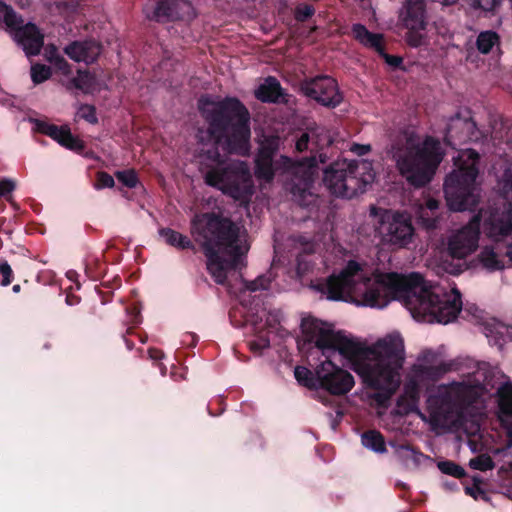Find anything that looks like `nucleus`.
<instances>
[{"mask_svg": "<svg viewBox=\"0 0 512 512\" xmlns=\"http://www.w3.org/2000/svg\"><path fill=\"white\" fill-rule=\"evenodd\" d=\"M296 254V274L299 278L309 273L315 266L314 254L316 251L315 242L303 235L294 238Z\"/></svg>", "mask_w": 512, "mask_h": 512, "instance_id": "21", "label": "nucleus"}, {"mask_svg": "<svg viewBox=\"0 0 512 512\" xmlns=\"http://www.w3.org/2000/svg\"><path fill=\"white\" fill-rule=\"evenodd\" d=\"M352 34L356 41L365 47L374 49L378 54L385 48L383 44V35L370 32L365 25L355 23L352 25Z\"/></svg>", "mask_w": 512, "mask_h": 512, "instance_id": "22", "label": "nucleus"}, {"mask_svg": "<svg viewBox=\"0 0 512 512\" xmlns=\"http://www.w3.org/2000/svg\"><path fill=\"white\" fill-rule=\"evenodd\" d=\"M508 446H512V426L507 430Z\"/></svg>", "mask_w": 512, "mask_h": 512, "instance_id": "63", "label": "nucleus"}, {"mask_svg": "<svg viewBox=\"0 0 512 512\" xmlns=\"http://www.w3.org/2000/svg\"><path fill=\"white\" fill-rule=\"evenodd\" d=\"M390 152L400 174L415 188L431 181L443 158L441 144L432 136H427L422 143H415L408 137L405 143L393 144Z\"/></svg>", "mask_w": 512, "mask_h": 512, "instance_id": "6", "label": "nucleus"}, {"mask_svg": "<svg viewBox=\"0 0 512 512\" xmlns=\"http://www.w3.org/2000/svg\"><path fill=\"white\" fill-rule=\"evenodd\" d=\"M430 416L435 421H447L455 408L453 390L440 385L427 399Z\"/></svg>", "mask_w": 512, "mask_h": 512, "instance_id": "19", "label": "nucleus"}, {"mask_svg": "<svg viewBox=\"0 0 512 512\" xmlns=\"http://www.w3.org/2000/svg\"><path fill=\"white\" fill-rule=\"evenodd\" d=\"M438 469L441 473L452 476L457 479L466 477L467 473L465 469L458 463L452 460H443L437 463Z\"/></svg>", "mask_w": 512, "mask_h": 512, "instance_id": "35", "label": "nucleus"}, {"mask_svg": "<svg viewBox=\"0 0 512 512\" xmlns=\"http://www.w3.org/2000/svg\"><path fill=\"white\" fill-rule=\"evenodd\" d=\"M434 359V353L431 350L424 351L422 354V360L426 362H432Z\"/></svg>", "mask_w": 512, "mask_h": 512, "instance_id": "61", "label": "nucleus"}, {"mask_svg": "<svg viewBox=\"0 0 512 512\" xmlns=\"http://www.w3.org/2000/svg\"><path fill=\"white\" fill-rule=\"evenodd\" d=\"M370 215L377 218L376 231L383 245L398 250L413 242L415 228L407 213L371 206Z\"/></svg>", "mask_w": 512, "mask_h": 512, "instance_id": "10", "label": "nucleus"}, {"mask_svg": "<svg viewBox=\"0 0 512 512\" xmlns=\"http://www.w3.org/2000/svg\"><path fill=\"white\" fill-rule=\"evenodd\" d=\"M16 185L15 182L3 178L0 180V197H4L7 201L12 203V196L11 193L14 191Z\"/></svg>", "mask_w": 512, "mask_h": 512, "instance_id": "51", "label": "nucleus"}, {"mask_svg": "<svg viewBox=\"0 0 512 512\" xmlns=\"http://www.w3.org/2000/svg\"><path fill=\"white\" fill-rule=\"evenodd\" d=\"M310 288L330 301L355 302L372 308H384L399 300L412 312L431 316L438 323L454 321L462 309L461 294H439L419 273L402 275L377 273L372 281L367 264L349 260L339 273L312 280Z\"/></svg>", "mask_w": 512, "mask_h": 512, "instance_id": "1", "label": "nucleus"}, {"mask_svg": "<svg viewBox=\"0 0 512 512\" xmlns=\"http://www.w3.org/2000/svg\"><path fill=\"white\" fill-rule=\"evenodd\" d=\"M285 93L280 82L272 76L266 78L265 83L261 84L255 91V97L263 103H277Z\"/></svg>", "mask_w": 512, "mask_h": 512, "instance_id": "24", "label": "nucleus"}, {"mask_svg": "<svg viewBox=\"0 0 512 512\" xmlns=\"http://www.w3.org/2000/svg\"><path fill=\"white\" fill-rule=\"evenodd\" d=\"M95 84V76L88 70H77V76L72 77L66 84L68 90L77 89L89 93Z\"/></svg>", "mask_w": 512, "mask_h": 512, "instance_id": "29", "label": "nucleus"}, {"mask_svg": "<svg viewBox=\"0 0 512 512\" xmlns=\"http://www.w3.org/2000/svg\"><path fill=\"white\" fill-rule=\"evenodd\" d=\"M450 370L451 364L449 363H441L436 366L418 364L414 365L412 368V372L416 379L432 382L438 381Z\"/></svg>", "mask_w": 512, "mask_h": 512, "instance_id": "26", "label": "nucleus"}, {"mask_svg": "<svg viewBox=\"0 0 512 512\" xmlns=\"http://www.w3.org/2000/svg\"><path fill=\"white\" fill-rule=\"evenodd\" d=\"M281 138L278 135H263L254 159V174L258 180L270 183L274 180L276 172L288 175L286 188L292 199L299 206L308 208L317 201L313 192L318 164H325L328 157L324 153L318 156L311 155L295 160L287 155H281L274 160L280 150Z\"/></svg>", "mask_w": 512, "mask_h": 512, "instance_id": "3", "label": "nucleus"}, {"mask_svg": "<svg viewBox=\"0 0 512 512\" xmlns=\"http://www.w3.org/2000/svg\"><path fill=\"white\" fill-rule=\"evenodd\" d=\"M358 161L337 160L323 172V182L331 194L351 199L365 191L366 182L359 177Z\"/></svg>", "mask_w": 512, "mask_h": 512, "instance_id": "11", "label": "nucleus"}, {"mask_svg": "<svg viewBox=\"0 0 512 512\" xmlns=\"http://www.w3.org/2000/svg\"><path fill=\"white\" fill-rule=\"evenodd\" d=\"M464 490L467 495L471 496L475 500H477L478 498L488 500L487 493L481 487L466 486Z\"/></svg>", "mask_w": 512, "mask_h": 512, "instance_id": "55", "label": "nucleus"}, {"mask_svg": "<svg viewBox=\"0 0 512 512\" xmlns=\"http://www.w3.org/2000/svg\"><path fill=\"white\" fill-rule=\"evenodd\" d=\"M77 114L80 118L84 119L90 124H97L98 117L96 114V107L91 104H80Z\"/></svg>", "mask_w": 512, "mask_h": 512, "instance_id": "45", "label": "nucleus"}, {"mask_svg": "<svg viewBox=\"0 0 512 512\" xmlns=\"http://www.w3.org/2000/svg\"><path fill=\"white\" fill-rule=\"evenodd\" d=\"M61 140H62L60 143L61 146L65 147L69 150L75 151L77 153H82L84 151V149L86 148L85 142L83 140H81L80 138L74 136L71 133L70 128H68L66 130V133L64 134V137Z\"/></svg>", "mask_w": 512, "mask_h": 512, "instance_id": "38", "label": "nucleus"}, {"mask_svg": "<svg viewBox=\"0 0 512 512\" xmlns=\"http://www.w3.org/2000/svg\"><path fill=\"white\" fill-rule=\"evenodd\" d=\"M479 153L471 148L460 151L455 159L456 169L444 181V194L450 210H474L479 203L476 178L479 174Z\"/></svg>", "mask_w": 512, "mask_h": 512, "instance_id": "7", "label": "nucleus"}, {"mask_svg": "<svg viewBox=\"0 0 512 512\" xmlns=\"http://www.w3.org/2000/svg\"><path fill=\"white\" fill-rule=\"evenodd\" d=\"M191 8L188 0H150L143 7V13L149 21L164 24L183 19Z\"/></svg>", "mask_w": 512, "mask_h": 512, "instance_id": "18", "label": "nucleus"}, {"mask_svg": "<svg viewBox=\"0 0 512 512\" xmlns=\"http://www.w3.org/2000/svg\"><path fill=\"white\" fill-rule=\"evenodd\" d=\"M301 92L327 108H336L343 101L337 81L328 75H319L304 80L300 85Z\"/></svg>", "mask_w": 512, "mask_h": 512, "instance_id": "16", "label": "nucleus"}, {"mask_svg": "<svg viewBox=\"0 0 512 512\" xmlns=\"http://www.w3.org/2000/svg\"><path fill=\"white\" fill-rule=\"evenodd\" d=\"M361 442L364 447L371 449L376 453L386 452L384 436L378 430L365 431L361 436Z\"/></svg>", "mask_w": 512, "mask_h": 512, "instance_id": "32", "label": "nucleus"}, {"mask_svg": "<svg viewBox=\"0 0 512 512\" xmlns=\"http://www.w3.org/2000/svg\"><path fill=\"white\" fill-rule=\"evenodd\" d=\"M319 389L329 392L331 395H345L352 390L354 377L347 370L337 366L326 358L317 365Z\"/></svg>", "mask_w": 512, "mask_h": 512, "instance_id": "17", "label": "nucleus"}, {"mask_svg": "<svg viewBox=\"0 0 512 512\" xmlns=\"http://www.w3.org/2000/svg\"><path fill=\"white\" fill-rule=\"evenodd\" d=\"M159 234L165 239V242L172 247L180 250L189 249L196 252V247L193 242L187 236L178 231L171 228H161L159 230Z\"/></svg>", "mask_w": 512, "mask_h": 512, "instance_id": "28", "label": "nucleus"}, {"mask_svg": "<svg viewBox=\"0 0 512 512\" xmlns=\"http://www.w3.org/2000/svg\"><path fill=\"white\" fill-rule=\"evenodd\" d=\"M65 301L67 305L74 306L80 303L81 298L74 294H67Z\"/></svg>", "mask_w": 512, "mask_h": 512, "instance_id": "59", "label": "nucleus"}, {"mask_svg": "<svg viewBox=\"0 0 512 512\" xmlns=\"http://www.w3.org/2000/svg\"><path fill=\"white\" fill-rule=\"evenodd\" d=\"M84 48L82 57L85 59H82V62L87 64L94 63L101 54V45L96 41L86 40L84 41Z\"/></svg>", "mask_w": 512, "mask_h": 512, "instance_id": "37", "label": "nucleus"}, {"mask_svg": "<svg viewBox=\"0 0 512 512\" xmlns=\"http://www.w3.org/2000/svg\"><path fill=\"white\" fill-rule=\"evenodd\" d=\"M483 137V132L472 119L471 111L465 109L449 119L445 129L444 141L446 145L456 148V146L467 142H478Z\"/></svg>", "mask_w": 512, "mask_h": 512, "instance_id": "14", "label": "nucleus"}, {"mask_svg": "<svg viewBox=\"0 0 512 512\" xmlns=\"http://www.w3.org/2000/svg\"><path fill=\"white\" fill-rule=\"evenodd\" d=\"M351 151L358 156H364L371 151V146L369 144H357L354 143L351 146Z\"/></svg>", "mask_w": 512, "mask_h": 512, "instance_id": "57", "label": "nucleus"}, {"mask_svg": "<svg viewBox=\"0 0 512 512\" xmlns=\"http://www.w3.org/2000/svg\"><path fill=\"white\" fill-rule=\"evenodd\" d=\"M379 56L382 57L385 62L393 68H399L403 62V59L400 56L386 53L385 48L383 49L382 53H379Z\"/></svg>", "mask_w": 512, "mask_h": 512, "instance_id": "54", "label": "nucleus"}, {"mask_svg": "<svg viewBox=\"0 0 512 512\" xmlns=\"http://www.w3.org/2000/svg\"><path fill=\"white\" fill-rule=\"evenodd\" d=\"M499 35L492 30L480 32L477 36L476 47L482 54H488L493 47L499 44Z\"/></svg>", "mask_w": 512, "mask_h": 512, "instance_id": "33", "label": "nucleus"}, {"mask_svg": "<svg viewBox=\"0 0 512 512\" xmlns=\"http://www.w3.org/2000/svg\"><path fill=\"white\" fill-rule=\"evenodd\" d=\"M506 255L509 257V260L512 262V244L508 245Z\"/></svg>", "mask_w": 512, "mask_h": 512, "instance_id": "64", "label": "nucleus"}, {"mask_svg": "<svg viewBox=\"0 0 512 512\" xmlns=\"http://www.w3.org/2000/svg\"><path fill=\"white\" fill-rule=\"evenodd\" d=\"M200 114L207 135L230 155L248 156L251 150V115L237 97L200 101Z\"/></svg>", "mask_w": 512, "mask_h": 512, "instance_id": "4", "label": "nucleus"}, {"mask_svg": "<svg viewBox=\"0 0 512 512\" xmlns=\"http://www.w3.org/2000/svg\"><path fill=\"white\" fill-rule=\"evenodd\" d=\"M61 140H62L60 143L61 146L65 147L69 150L75 151L77 153H82L84 151V149L86 148L85 142L83 140H81L80 138L74 136L71 133L70 128H68L66 130V133L64 134V137Z\"/></svg>", "mask_w": 512, "mask_h": 512, "instance_id": "39", "label": "nucleus"}, {"mask_svg": "<svg viewBox=\"0 0 512 512\" xmlns=\"http://www.w3.org/2000/svg\"><path fill=\"white\" fill-rule=\"evenodd\" d=\"M31 79L35 85L41 84L52 76V70L49 66L36 63L30 69Z\"/></svg>", "mask_w": 512, "mask_h": 512, "instance_id": "36", "label": "nucleus"}, {"mask_svg": "<svg viewBox=\"0 0 512 512\" xmlns=\"http://www.w3.org/2000/svg\"><path fill=\"white\" fill-rule=\"evenodd\" d=\"M302 331L305 335L306 341L314 343L315 346L322 350L338 351L344 358L351 363V368L354 370L356 364H360L363 360L367 359L369 355H373V346H365L357 342L341 332H333L321 327V324L316 319H303Z\"/></svg>", "mask_w": 512, "mask_h": 512, "instance_id": "8", "label": "nucleus"}, {"mask_svg": "<svg viewBox=\"0 0 512 512\" xmlns=\"http://www.w3.org/2000/svg\"><path fill=\"white\" fill-rule=\"evenodd\" d=\"M115 185L114 178L105 171H100L96 175L95 189L101 190L104 188H112Z\"/></svg>", "mask_w": 512, "mask_h": 512, "instance_id": "49", "label": "nucleus"}, {"mask_svg": "<svg viewBox=\"0 0 512 512\" xmlns=\"http://www.w3.org/2000/svg\"><path fill=\"white\" fill-rule=\"evenodd\" d=\"M36 125L37 130L40 133L49 136L59 144L61 143V139H63L66 130L69 128L67 125L57 126L45 121H38Z\"/></svg>", "mask_w": 512, "mask_h": 512, "instance_id": "34", "label": "nucleus"}, {"mask_svg": "<svg viewBox=\"0 0 512 512\" xmlns=\"http://www.w3.org/2000/svg\"><path fill=\"white\" fill-rule=\"evenodd\" d=\"M315 14V8L311 4L300 3L294 9V18L297 22H306Z\"/></svg>", "mask_w": 512, "mask_h": 512, "instance_id": "43", "label": "nucleus"}, {"mask_svg": "<svg viewBox=\"0 0 512 512\" xmlns=\"http://www.w3.org/2000/svg\"><path fill=\"white\" fill-rule=\"evenodd\" d=\"M294 375L300 385L310 390L319 389L317 366L313 371L304 366H297L294 370Z\"/></svg>", "mask_w": 512, "mask_h": 512, "instance_id": "31", "label": "nucleus"}, {"mask_svg": "<svg viewBox=\"0 0 512 512\" xmlns=\"http://www.w3.org/2000/svg\"><path fill=\"white\" fill-rule=\"evenodd\" d=\"M399 20L408 30L407 43L412 47L422 45L424 36L421 32L429 24L427 0H405L399 12Z\"/></svg>", "mask_w": 512, "mask_h": 512, "instance_id": "13", "label": "nucleus"}, {"mask_svg": "<svg viewBox=\"0 0 512 512\" xmlns=\"http://www.w3.org/2000/svg\"><path fill=\"white\" fill-rule=\"evenodd\" d=\"M469 467L474 470L485 472L492 470L495 467V463L490 455L484 453L471 458L469 460Z\"/></svg>", "mask_w": 512, "mask_h": 512, "instance_id": "40", "label": "nucleus"}, {"mask_svg": "<svg viewBox=\"0 0 512 512\" xmlns=\"http://www.w3.org/2000/svg\"><path fill=\"white\" fill-rule=\"evenodd\" d=\"M0 276L2 277L0 279L1 286H8L11 284L14 274L11 266L5 259H0Z\"/></svg>", "mask_w": 512, "mask_h": 512, "instance_id": "48", "label": "nucleus"}, {"mask_svg": "<svg viewBox=\"0 0 512 512\" xmlns=\"http://www.w3.org/2000/svg\"><path fill=\"white\" fill-rule=\"evenodd\" d=\"M270 279L265 275L258 276L255 280L252 281H244V286L246 290L251 292H256L259 290H267L270 286Z\"/></svg>", "mask_w": 512, "mask_h": 512, "instance_id": "47", "label": "nucleus"}, {"mask_svg": "<svg viewBox=\"0 0 512 512\" xmlns=\"http://www.w3.org/2000/svg\"><path fill=\"white\" fill-rule=\"evenodd\" d=\"M440 201L434 198L426 200L418 210V223L426 230H434L439 223Z\"/></svg>", "mask_w": 512, "mask_h": 512, "instance_id": "23", "label": "nucleus"}, {"mask_svg": "<svg viewBox=\"0 0 512 512\" xmlns=\"http://www.w3.org/2000/svg\"><path fill=\"white\" fill-rule=\"evenodd\" d=\"M310 142V135L307 132H302L301 135L295 141V151L297 153H303L308 150Z\"/></svg>", "mask_w": 512, "mask_h": 512, "instance_id": "53", "label": "nucleus"}, {"mask_svg": "<svg viewBox=\"0 0 512 512\" xmlns=\"http://www.w3.org/2000/svg\"><path fill=\"white\" fill-rule=\"evenodd\" d=\"M479 263L489 272L502 270L504 262L499 258L498 254L492 247H484L478 254Z\"/></svg>", "mask_w": 512, "mask_h": 512, "instance_id": "30", "label": "nucleus"}, {"mask_svg": "<svg viewBox=\"0 0 512 512\" xmlns=\"http://www.w3.org/2000/svg\"><path fill=\"white\" fill-rule=\"evenodd\" d=\"M498 418L502 425L512 421V383L506 382L497 390Z\"/></svg>", "mask_w": 512, "mask_h": 512, "instance_id": "25", "label": "nucleus"}, {"mask_svg": "<svg viewBox=\"0 0 512 512\" xmlns=\"http://www.w3.org/2000/svg\"><path fill=\"white\" fill-rule=\"evenodd\" d=\"M214 146L208 149H203L201 151V162H200V171L203 174V177L207 175L210 170L218 169L219 166H223L228 162L224 156L221 155L219 151V145L214 142Z\"/></svg>", "mask_w": 512, "mask_h": 512, "instance_id": "27", "label": "nucleus"}, {"mask_svg": "<svg viewBox=\"0 0 512 512\" xmlns=\"http://www.w3.org/2000/svg\"><path fill=\"white\" fill-rule=\"evenodd\" d=\"M397 452L403 459H411L415 464H418L420 458L423 456V453L417 451L415 447L408 443L399 445Z\"/></svg>", "mask_w": 512, "mask_h": 512, "instance_id": "44", "label": "nucleus"}, {"mask_svg": "<svg viewBox=\"0 0 512 512\" xmlns=\"http://www.w3.org/2000/svg\"><path fill=\"white\" fill-rule=\"evenodd\" d=\"M84 41H74L64 48L65 54L76 62H82V53L84 50Z\"/></svg>", "mask_w": 512, "mask_h": 512, "instance_id": "46", "label": "nucleus"}, {"mask_svg": "<svg viewBox=\"0 0 512 512\" xmlns=\"http://www.w3.org/2000/svg\"><path fill=\"white\" fill-rule=\"evenodd\" d=\"M473 486L480 487V484L482 483V478L479 475H474L472 477Z\"/></svg>", "mask_w": 512, "mask_h": 512, "instance_id": "62", "label": "nucleus"}, {"mask_svg": "<svg viewBox=\"0 0 512 512\" xmlns=\"http://www.w3.org/2000/svg\"><path fill=\"white\" fill-rule=\"evenodd\" d=\"M4 22L8 28L11 29L12 33H16V30L24 26V20L22 16L18 15L11 7L7 6L4 13Z\"/></svg>", "mask_w": 512, "mask_h": 512, "instance_id": "42", "label": "nucleus"}, {"mask_svg": "<svg viewBox=\"0 0 512 512\" xmlns=\"http://www.w3.org/2000/svg\"><path fill=\"white\" fill-rule=\"evenodd\" d=\"M250 350L255 354H261L264 349L270 347V339L267 336H259L249 342Z\"/></svg>", "mask_w": 512, "mask_h": 512, "instance_id": "50", "label": "nucleus"}, {"mask_svg": "<svg viewBox=\"0 0 512 512\" xmlns=\"http://www.w3.org/2000/svg\"><path fill=\"white\" fill-rule=\"evenodd\" d=\"M373 355L356 364L353 370L363 383L376 390L373 398L385 405L400 384V370L404 363V341L399 334H389L373 345Z\"/></svg>", "mask_w": 512, "mask_h": 512, "instance_id": "5", "label": "nucleus"}, {"mask_svg": "<svg viewBox=\"0 0 512 512\" xmlns=\"http://www.w3.org/2000/svg\"><path fill=\"white\" fill-rule=\"evenodd\" d=\"M204 182L241 203H248L254 194L250 167L246 161L239 159H228L223 166L210 170L204 176Z\"/></svg>", "mask_w": 512, "mask_h": 512, "instance_id": "9", "label": "nucleus"}, {"mask_svg": "<svg viewBox=\"0 0 512 512\" xmlns=\"http://www.w3.org/2000/svg\"><path fill=\"white\" fill-rule=\"evenodd\" d=\"M115 177L127 188H135L139 183V178L134 169L116 171Z\"/></svg>", "mask_w": 512, "mask_h": 512, "instance_id": "41", "label": "nucleus"}, {"mask_svg": "<svg viewBox=\"0 0 512 512\" xmlns=\"http://www.w3.org/2000/svg\"><path fill=\"white\" fill-rule=\"evenodd\" d=\"M149 357L153 360H160L164 357V353L162 350L157 348H150L148 350Z\"/></svg>", "mask_w": 512, "mask_h": 512, "instance_id": "58", "label": "nucleus"}, {"mask_svg": "<svg viewBox=\"0 0 512 512\" xmlns=\"http://www.w3.org/2000/svg\"><path fill=\"white\" fill-rule=\"evenodd\" d=\"M481 221V214H475L465 226L450 235L447 251L452 258L465 259L478 248Z\"/></svg>", "mask_w": 512, "mask_h": 512, "instance_id": "15", "label": "nucleus"}, {"mask_svg": "<svg viewBox=\"0 0 512 512\" xmlns=\"http://www.w3.org/2000/svg\"><path fill=\"white\" fill-rule=\"evenodd\" d=\"M406 394L412 399L417 400L419 397V386L416 379H411L405 386Z\"/></svg>", "mask_w": 512, "mask_h": 512, "instance_id": "56", "label": "nucleus"}, {"mask_svg": "<svg viewBox=\"0 0 512 512\" xmlns=\"http://www.w3.org/2000/svg\"><path fill=\"white\" fill-rule=\"evenodd\" d=\"M501 192L509 208L503 211L495 209L484 219L486 234L496 241L512 233V169H506L503 173Z\"/></svg>", "mask_w": 512, "mask_h": 512, "instance_id": "12", "label": "nucleus"}, {"mask_svg": "<svg viewBox=\"0 0 512 512\" xmlns=\"http://www.w3.org/2000/svg\"><path fill=\"white\" fill-rule=\"evenodd\" d=\"M50 61L54 64L55 68L60 71L63 75L68 76L71 74V66L66 59L61 55H55L50 58Z\"/></svg>", "mask_w": 512, "mask_h": 512, "instance_id": "52", "label": "nucleus"}, {"mask_svg": "<svg viewBox=\"0 0 512 512\" xmlns=\"http://www.w3.org/2000/svg\"><path fill=\"white\" fill-rule=\"evenodd\" d=\"M484 0H470V5L474 9H482V10H489V7L487 5L483 4Z\"/></svg>", "mask_w": 512, "mask_h": 512, "instance_id": "60", "label": "nucleus"}, {"mask_svg": "<svg viewBox=\"0 0 512 512\" xmlns=\"http://www.w3.org/2000/svg\"><path fill=\"white\" fill-rule=\"evenodd\" d=\"M12 39L28 57L39 55L44 45V34L33 22L19 27L16 33H12Z\"/></svg>", "mask_w": 512, "mask_h": 512, "instance_id": "20", "label": "nucleus"}, {"mask_svg": "<svg viewBox=\"0 0 512 512\" xmlns=\"http://www.w3.org/2000/svg\"><path fill=\"white\" fill-rule=\"evenodd\" d=\"M191 234L207 258V270L217 284L225 285L227 270L245 265L249 246L240 237V228L229 218L213 212L195 215Z\"/></svg>", "mask_w": 512, "mask_h": 512, "instance_id": "2", "label": "nucleus"}]
</instances>
